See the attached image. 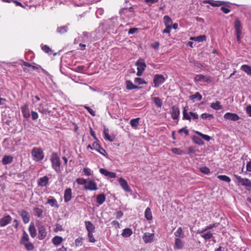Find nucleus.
Instances as JSON below:
<instances>
[{"mask_svg":"<svg viewBox=\"0 0 251 251\" xmlns=\"http://www.w3.org/2000/svg\"><path fill=\"white\" fill-rule=\"evenodd\" d=\"M135 65L137 67V75H142L147 66L144 60L141 58L139 59L136 62Z\"/></svg>","mask_w":251,"mask_h":251,"instance_id":"nucleus-5","label":"nucleus"},{"mask_svg":"<svg viewBox=\"0 0 251 251\" xmlns=\"http://www.w3.org/2000/svg\"><path fill=\"white\" fill-rule=\"evenodd\" d=\"M21 109L24 118L25 119L29 118L30 115L28 104L27 103H25L24 105L21 107Z\"/></svg>","mask_w":251,"mask_h":251,"instance_id":"nucleus-7","label":"nucleus"},{"mask_svg":"<svg viewBox=\"0 0 251 251\" xmlns=\"http://www.w3.org/2000/svg\"><path fill=\"white\" fill-rule=\"evenodd\" d=\"M210 107L212 109L219 110L223 108L222 105L221 104V102L219 101H216L215 102H212L210 104Z\"/></svg>","mask_w":251,"mask_h":251,"instance_id":"nucleus-24","label":"nucleus"},{"mask_svg":"<svg viewBox=\"0 0 251 251\" xmlns=\"http://www.w3.org/2000/svg\"><path fill=\"white\" fill-rule=\"evenodd\" d=\"M224 118L226 120H229L232 121H236L239 120V116L235 113L227 112L226 113L224 116Z\"/></svg>","mask_w":251,"mask_h":251,"instance_id":"nucleus-8","label":"nucleus"},{"mask_svg":"<svg viewBox=\"0 0 251 251\" xmlns=\"http://www.w3.org/2000/svg\"><path fill=\"white\" fill-rule=\"evenodd\" d=\"M195 132L196 134L200 135L203 139H204L205 140H206L207 141H209L211 139L210 137L209 136L207 135L202 134V133H201V132H199L198 131H196Z\"/></svg>","mask_w":251,"mask_h":251,"instance_id":"nucleus-44","label":"nucleus"},{"mask_svg":"<svg viewBox=\"0 0 251 251\" xmlns=\"http://www.w3.org/2000/svg\"><path fill=\"white\" fill-rule=\"evenodd\" d=\"M20 215L21 216L24 223L26 224L28 223L30 218L29 214L28 212L26 211H22L21 212Z\"/></svg>","mask_w":251,"mask_h":251,"instance_id":"nucleus-19","label":"nucleus"},{"mask_svg":"<svg viewBox=\"0 0 251 251\" xmlns=\"http://www.w3.org/2000/svg\"><path fill=\"white\" fill-rule=\"evenodd\" d=\"M32 159L36 161L42 160L44 158V153L43 150L39 147H34L31 152Z\"/></svg>","mask_w":251,"mask_h":251,"instance_id":"nucleus-2","label":"nucleus"},{"mask_svg":"<svg viewBox=\"0 0 251 251\" xmlns=\"http://www.w3.org/2000/svg\"><path fill=\"white\" fill-rule=\"evenodd\" d=\"M119 181L120 185L122 186L123 189H124L126 192H129L130 191L127 183L125 179L121 177L119 179Z\"/></svg>","mask_w":251,"mask_h":251,"instance_id":"nucleus-17","label":"nucleus"},{"mask_svg":"<svg viewBox=\"0 0 251 251\" xmlns=\"http://www.w3.org/2000/svg\"><path fill=\"white\" fill-rule=\"evenodd\" d=\"M63 241V238L61 236H55L52 239L53 244L55 246L59 245Z\"/></svg>","mask_w":251,"mask_h":251,"instance_id":"nucleus-26","label":"nucleus"},{"mask_svg":"<svg viewBox=\"0 0 251 251\" xmlns=\"http://www.w3.org/2000/svg\"><path fill=\"white\" fill-rule=\"evenodd\" d=\"M241 69L245 72L247 75H251V66L244 64L241 66Z\"/></svg>","mask_w":251,"mask_h":251,"instance_id":"nucleus-28","label":"nucleus"},{"mask_svg":"<svg viewBox=\"0 0 251 251\" xmlns=\"http://www.w3.org/2000/svg\"><path fill=\"white\" fill-rule=\"evenodd\" d=\"M83 238H78L75 240V245L76 246H80L82 245Z\"/></svg>","mask_w":251,"mask_h":251,"instance_id":"nucleus-55","label":"nucleus"},{"mask_svg":"<svg viewBox=\"0 0 251 251\" xmlns=\"http://www.w3.org/2000/svg\"><path fill=\"white\" fill-rule=\"evenodd\" d=\"M68 27L67 25L61 26L57 28V31L60 34H64L68 31Z\"/></svg>","mask_w":251,"mask_h":251,"instance_id":"nucleus-38","label":"nucleus"},{"mask_svg":"<svg viewBox=\"0 0 251 251\" xmlns=\"http://www.w3.org/2000/svg\"><path fill=\"white\" fill-rule=\"evenodd\" d=\"M241 185L246 187L247 190H251V181L249 179L247 178H244Z\"/></svg>","mask_w":251,"mask_h":251,"instance_id":"nucleus-25","label":"nucleus"},{"mask_svg":"<svg viewBox=\"0 0 251 251\" xmlns=\"http://www.w3.org/2000/svg\"><path fill=\"white\" fill-rule=\"evenodd\" d=\"M139 87L133 84L132 82L130 80H126V88L127 90H132L138 88Z\"/></svg>","mask_w":251,"mask_h":251,"instance_id":"nucleus-31","label":"nucleus"},{"mask_svg":"<svg viewBox=\"0 0 251 251\" xmlns=\"http://www.w3.org/2000/svg\"><path fill=\"white\" fill-rule=\"evenodd\" d=\"M132 234V231L131 229L129 228H126L123 229L122 235L124 237H128Z\"/></svg>","mask_w":251,"mask_h":251,"instance_id":"nucleus-29","label":"nucleus"},{"mask_svg":"<svg viewBox=\"0 0 251 251\" xmlns=\"http://www.w3.org/2000/svg\"><path fill=\"white\" fill-rule=\"evenodd\" d=\"M36 225L38 229V238L39 240H43L47 234L46 228L42 223L40 221H37L36 223Z\"/></svg>","mask_w":251,"mask_h":251,"instance_id":"nucleus-3","label":"nucleus"},{"mask_svg":"<svg viewBox=\"0 0 251 251\" xmlns=\"http://www.w3.org/2000/svg\"><path fill=\"white\" fill-rule=\"evenodd\" d=\"M155 105L157 107H161L163 104L162 100L159 97H152L151 98Z\"/></svg>","mask_w":251,"mask_h":251,"instance_id":"nucleus-32","label":"nucleus"},{"mask_svg":"<svg viewBox=\"0 0 251 251\" xmlns=\"http://www.w3.org/2000/svg\"><path fill=\"white\" fill-rule=\"evenodd\" d=\"M172 152L177 155H182L185 154V152L179 148H173L171 149Z\"/></svg>","mask_w":251,"mask_h":251,"instance_id":"nucleus-39","label":"nucleus"},{"mask_svg":"<svg viewBox=\"0 0 251 251\" xmlns=\"http://www.w3.org/2000/svg\"><path fill=\"white\" fill-rule=\"evenodd\" d=\"M229 6H222L221 7V10L225 14L228 13L230 10L228 8Z\"/></svg>","mask_w":251,"mask_h":251,"instance_id":"nucleus-60","label":"nucleus"},{"mask_svg":"<svg viewBox=\"0 0 251 251\" xmlns=\"http://www.w3.org/2000/svg\"><path fill=\"white\" fill-rule=\"evenodd\" d=\"M188 154L195 153L196 151V147L194 146H191L188 148Z\"/></svg>","mask_w":251,"mask_h":251,"instance_id":"nucleus-59","label":"nucleus"},{"mask_svg":"<svg viewBox=\"0 0 251 251\" xmlns=\"http://www.w3.org/2000/svg\"><path fill=\"white\" fill-rule=\"evenodd\" d=\"M184 244L183 242L178 238L175 239V248L177 250H181L183 248Z\"/></svg>","mask_w":251,"mask_h":251,"instance_id":"nucleus-22","label":"nucleus"},{"mask_svg":"<svg viewBox=\"0 0 251 251\" xmlns=\"http://www.w3.org/2000/svg\"><path fill=\"white\" fill-rule=\"evenodd\" d=\"M234 28L236 31L237 41L239 44L241 43L242 27L240 21L238 19L234 22Z\"/></svg>","mask_w":251,"mask_h":251,"instance_id":"nucleus-4","label":"nucleus"},{"mask_svg":"<svg viewBox=\"0 0 251 251\" xmlns=\"http://www.w3.org/2000/svg\"><path fill=\"white\" fill-rule=\"evenodd\" d=\"M189 98L193 101H195V100L200 101L202 99V96L199 92H196L194 95L190 96Z\"/></svg>","mask_w":251,"mask_h":251,"instance_id":"nucleus-30","label":"nucleus"},{"mask_svg":"<svg viewBox=\"0 0 251 251\" xmlns=\"http://www.w3.org/2000/svg\"><path fill=\"white\" fill-rule=\"evenodd\" d=\"M50 160L52 168L56 173H60L61 172L60 169L61 161L57 153L53 152L50 155Z\"/></svg>","mask_w":251,"mask_h":251,"instance_id":"nucleus-1","label":"nucleus"},{"mask_svg":"<svg viewBox=\"0 0 251 251\" xmlns=\"http://www.w3.org/2000/svg\"><path fill=\"white\" fill-rule=\"evenodd\" d=\"M28 231L31 237L34 238L36 236V230L33 223H30L28 227Z\"/></svg>","mask_w":251,"mask_h":251,"instance_id":"nucleus-18","label":"nucleus"},{"mask_svg":"<svg viewBox=\"0 0 251 251\" xmlns=\"http://www.w3.org/2000/svg\"><path fill=\"white\" fill-rule=\"evenodd\" d=\"M197 38V41L199 42H203L204 41L206 40V36L204 35H200L199 36L196 37Z\"/></svg>","mask_w":251,"mask_h":251,"instance_id":"nucleus-56","label":"nucleus"},{"mask_svg":"<svg viewBox=\"0 0 251 251\" xmlns=\"http://www.w3.org/2000/svg\"><path fill=\"white\" fill-rule=\"evenodd\" d=\"M214 226H215L214 225H209L205 229H202L201 230H198V233H202L204 232L205 231H206V230L211 229L212 228H213Z\"/></svg>","mask_w":251,"mask_h":251,"instance_id":"nucleus-51","label":"nucleus"},{"mask_svg":"<svg viewBox=\"0 0 251 251\" xmlns=\"http://www.w3.org/2000/svg\"><path fill=\"white\" fill-rule=\"evenodd\" d=\"M246 112L249 116L251 117V105H249L246 107Z\"/></svg>","mask_w":251,"mask_h":251,"instance_id":"nucleus-64","label":"nucleus"},{"mask_svg":"<svg viewBox=\"0 0 251 251\" xmlns=\"http://www.w3.org/2000/svg\"><path fill=\"white\" fill-rule=\"evenodd\" d=\"M49 177L47 176L39 178L37 180V184L39 186L46 187L49 183Z\"/></svg>","mask_w":251,"mask_h":251,"instance_id":"nucleus-9","label":"nucleus"},{"mask_svg":"<svg viewBox=\"0 0 251 251\" xmlns=\"http://www.w3.org/2000/svg\"><path fill=\"white\" fill-rule=\"evenodd\" d=\"M64 197L65 202H69L72 199V190L70 188H68L65 190Z\"/></svg>","mask_w":251,"mask_h":251,"instance_id":"nucleus-13","label":"nucleus"},{"mask_svg":"<svg viewBox=\"0 0 251 251\" xmlns=\"http://www.w3.org/2000/svg\"><path fill=\"white\" fill-rule=\"evenodd\" d=\"M93 148H94V149L97 151L100 154L104 156L107 155L106 151L102 147H101V146L97 142H93Z\"/></svg>","mask_w":251,"mask_h":251,"instance_id":"nucleus-11","label":"nucleus"},{"mask_svg":"<svg viewBox=\"0 0 251 251\" xmlns=\"http://www.w3.org/2000/svg\"><path fill=\"white\" fill-rule=\"evenodd\" d=\"M217 178L220 180L229 183L231 181L230 178L226 175H219L217 176Z\"/></svg>","mask_w":251,"mask_h":251,"instance_id":"nucleus-41","label":"nucleus"},{"mask_svg":"<svg viewBox=\"0 0 251 251\" xmlns=\"http://www.w3.org/2000/svg\"><path fill=\"white\" fill-rule=\"evenodd\" d=\"M105 200V196L104 194H99L97 196V201L99 204H102Z\"/></svg>","mask_w":251,"mask_h":251,"instance_id":"nucleus-40","label":"nucleus"},{"mask_svg":"<svg viewBox=\"0 0 251 251\" xmlns=\"http://www.w3.org/2000/svg\"><path fill=\"white\" fill-rule=\"evenodd\" d=\"M22 65L24 66L25 67L31 68L33 70H36L37 71L39 70V68L40 67V66L38 67L35 65H33L30 63L24 61H23V64Z\"/></svg>","mask_w":251,"mask_h":251,"instance_id":"nucleus-36","label":"nucleus"},{"mask_svg":"<svg viewBox=\"0 0 251 251\" xmlns=\"http://www.w3.org/2000/svg\"><path fill=\"white\" fill-rule=\"evenodd\" d=\"M159 46L160 44L158 42H155L151 44V47L155 50H157L159 48Z\"/></svg>","mask_w":251,"mask_h":251,"instance_id":"nucleus-63","label":"nucleus"},{"mask_svg":"<svg viewBox=\"0 0 251 251\" xmlns=\"http://www.w3.org/2000/svg\"><path fill=\"white\" fill-rule=\"evenodd\" d=\"M43 213V210L41 208L35 207L34 208L33 214L34 215L38 217L42 216Z\"/></svg>","mask_w":251,"mask_h":251,"instance_id":"nucleus-42","label":"nucleus"},{"mask_svg":"<svg viewBox=\"0 0 251 251\" xmlns=\"http://www.w3.org/2000/svg\"><path fill=\"white\" fill-rule=\"evenodd\" d=\"M31 118L33 120H36L38 118V114L36 111H32L31 112Z\"/></svg>","mask_w":251,"mask_h":251,"instance_id":"nucleus-57","label":"nucleus"},{"mask_svg":"<svg viewBox=\"0 0 251 251\" xmlns=\"http://www.w3.org/2000/svg\"><path fill=\"white\" fill-rule=\"evenodd\" d=\"M163 21L165 26H172L173 21L169 16H164L163 17Z\"/></svg>","mask_w":251,"mask_h":251,"instance_id":"nucleus-33","label":"nucleus"},{"mask_svg":"<svg viewBox=\"0 0 251 251\" xmlns=\"http://www.w3.org/2000/svg\"><path fill=\"white\" fill-rule=\"evenodd\" d=\"M84 108L86 109L88 112L93 116H95L96 115L95 112L90 107L88 106H84Z\"/></svg>","mask_w":251,"mask_h":251,"instance_id":"nucleus-53","label":"nucleus"},{"mask_svg":"<svg viewBox=\"0 0 251 251\" xmlns=\"http://www.w3.org/2000/svg\"><path fill=\"white\" fill-rule=\"evenodd\" d=\"M134 82L138 84H146L147 82L140 77H136L134 79Z\"/></svg>","mask_w":251,"mask_h":251,"instance_id":"nucleus-50","label":"nucleus"},{"mask_svg":"<svg viewBox=\"0 0 251 251\" xmlns=\"http://www.w3.org/2000/svg\"><path fill=\"white\" fill-rule=\"evenodd\" d=\"M85 224L88 232H94L95 226L90 221H85Z\"/></svg>","mask_w":251,"mask_h":251,"instance_id":"nucleus-21","label":"nucleus"},{"mask_svg":"<svg viewBox=\"0 0 251 251\" xmlns=\"http://www.w3.org/2000/svg\"><path fill=\"white\" fill-rule=\"evenodd\" d=\"M145 217L147 220H151L152 219V213L150 207H148L145 212Z\"/></svg>","mask_w":251,"mask_h":251,"instance_id":"nucleus-35","label":"nucleus"},{"mask_svg":"<svg viewBox=\"0 0 251 251\" xmlns=\"http://www.w3.org/2000/svg\"><path fill=\"white\" fill-rule=\"evenodd\" d=\"M203 234L201 236L205 240H209L213 237V234L210 232H207L206 233H202Z\"/></svg>","mask_w":251,"mask_h":251,"instance_id":"nucleus-46","label":"nucleus"},{"mask_svg":"<svg viewBox=\"0 0 251 251\" xmlns=\"http://www.w3.org/2000/svg\"><path fill=\"white\" fill-rule=\"evenodd\" d=\"M76 181L78 184L80 185H83L86 183V180L83 178H77Z\"/></svg>","mask_w":251,"mask_h":251,"instance_id":"nucleus-61","label":"nucleus"},{"mask_svg":"<svg viewBox=\"0 0 251 251\" xmlns=\"http://www.w3.org/2000/svg\"><path fill=\"white\" fill-rule=\"evenodd\" d=\"M94 232H88V237L89 238V241L91 243H94L95 242V239L93 235V233Z\"/></svg>","mask_w":251,"mask_h":251,"instance_id":"nucleus-54","label":"nucleus"},{"mask_svg":"<svg viewBox=\"0 0 251 251\" xmlns=\"http://www.w3.org/2000/svg\"><path fill=\"white\" fill-rule=\"evenodd\" d=\"M100 172L104 176H107L110 172L105 169L100 168Z\"/></svg>","mask_w":251,"mask_h":251,"instance_id":"nucleus-58","label":"nucleus"},{"mask_svg":"<svg viewBox=\"0 0 251 251\" xmlns=\"http://www.w3.org/2000/svg\"><path fill=\"white\" fill-rule=\"evenodd\" d=\"M176 237L180 238H183L184 237V232L182 231V228L179 227L174 233Z\"/></svg>","mask_w":251,"mask_h":251,"instance_id":"nucleus-34","label":"nucleus"},{"mask_svg":"<svg viewBox=\"0 0 251 251\" xmlns=\"http://www.w3.org/2000/svg\"><path fill=\"white\" fill-rule=\"evenodd\" d=\"M201 116L203 119H208L209 120L214 118L213 115L206 113L202 114Z\"/></svg>","mask_w":251,"mask_h":251,"instance_id":"nucleus-45","label":"nucleus"},{"mask_svg":"<svg viewBox=\"0 0 251 251\" xmlns=\"http://www.w3.org/2000/svg\"><path fill=\"white\" fill-rule=\"evenodd\" d=\"M23 244L25 245L26 249L28 251H32L34 249L33 245L29 241L23 242Z\"/></svg>","mask_w":251,"mask_h":251,"instance_id":"nucleus-43","label":"nucleus"},{"mask_svg":"<svg viewBox=\"0 0 251 251\" xmlns=\"http://www.w3.org/2000/svg\"><path fill=\"white\" fill-rule=\"evenodd\" d=\"M140 118L132 119L130 121V124L131 127L134 129H136L139 124Z\"/></svg>","mask_w":251,"mask_h":251,"instance_id":"nucleus-27","label":"nucleus"},{"mask_svg":"<svg viewBox=\"0 0 251 251\" xmlns=\"http://www.w3.org/2000/svg\"><path fill=\"white\" fill-rule=\"evenodd\" d=\"M85 189L91 191L97 190L98 188L97 183L92 180H90L88 182L87 185L85 186Z\"/></svg>","mask_w":251,"mask_h":251,"instance_id":"nucleus-14","label":"nucleus"},{"mask_svg":"<svg viewBox=\"0 0 251 251\" xmlns=\"http://www.w3.org/2000/svg\"><path fill=\"white\" fill-rule=\"evenodd\" d=\"M154 235L153 233H150L148 232L145 233L143 239L145 243H151L153 242Z\"/></svg>","mask_w":251,"mask_h":251,"instance_id":"nucleus-12","label":"nucleus"},{"mask_svg":"<svg viewBox=\"0 0 251 251\" xmlns=\"http://www.w3.org/2000/svg\"><path fill=\"white\" fill-rule=\"evenodd\" d=\"M13 161V157L10 155H4L2 159V163L3 165H7L12 163Z\"/></svg>","mask_w":251,"mask_h":251,"instance_id":"nucleus-20","label":"nucleus"},{"mask_svg":"<svg viewBox=\"0 0 251 251\" xmlns=\"http://www.w3.org/2000/svg\"><path fill=\"white\" fill-rule=\"evenodd\" d=\"M224 3V2L221 1H213L212 0L210 3L209 2V4L213 6H220L223 5Z\"/></svg>","mask_w":251,"mask_h":251,"instance_id":"nucleus-48","label":"nucleus"},{"mask_svg":"<svg viewBox=\"0 0 251 251\" xmlns=\"http://www.w3.org/2000/svg\"><path fill=\"white\" fill-rule=\"evenodd\" d=\"M83 172L86 176H90L92 174L91 170L87 168H84L83 169Z\"/></svg>","mask_w":251,"mask_h":251,"instance_id":"nucleus-52","label":"nucleus"},{"mask_svg":"<svg viewBox=\"0 0 251 251\" xmlns=\"http://www.w3.org/2000/svg\"><path fill=\"white\" fill-rule=\"evenodd\" d=\"M171 117L174 120L178 119L180 111L177 105H174L171 108Z\"/></svg>","mask_w":251,"mask_h":251,"instance_id":"nucleus-10","label":"nucleus"},{"mask_svg":"<svg viewBox=\"0 0 251 251\" xmlns=\"http://www.w3.org/2000/svg\"><path fill=\"white\" fill-rule=\"evenodd\" d=\"M200 170L201 173L205 175H208L210 173V169L206 166L201 167Z\"/></svg>","mask_w":251,"mask_h":251,"instance_id":"nucleus-49","label":"nucleus"},{"mask_svg":"<svg viewBox=\"0 0 251 251\" xmlns=\"http://www.w3.org/2000/svg\"><path fill=\"white\" fill-rule=\"evenodd\" d=\"M11 218L9 215H7L0 219V226H4L10 223Z\"/></svg>","mask_w":251,"mask_h":251,"instance_id":"nucleus-16","label":"nucleus"},{"mask_svg":"<svg viewBox=\"0 0 251 251\" xmlns=\"http://www.w3.org/2000/svg\"><path fill=\"white\" fill-rule=\"evenodd\" d=\"M153 81L154 87L157 88L165 81V78L162 75L156 74L153 77Z\"/></svg>","mask_w":251,"mask_h":251,"instance_id":"nucleus-6","label":"nucleus"},{"mask_svg":"<svg viewBox=\"0 0 251 251\" xmlns=\"http://www.w3.org/2000/svg\"><path fill=\"white\" fill-rule=\"evenodd\" d=\"M42 50L46 53H49L51 51L50 47L47 45H44L42 47Z\"/></svg>","mask_w":251,"mask_h":251,"instance_id":"nucleus-62","label":"nucleus"},{"mask_svg":"<svg viewBox=\"0 0 251 251\" xmlns=\"http://www.w3.org/2000/svg\"><path fill=\"white\" fill-rule=\"evenodd\" d=\"M29 241V237L28 234L26 233L25 231H24L23 236L21 239V243L23 244V242H28Z\"/></svg>","mask_w":251,"mask_h":251,"instance_id":"nucleus-47","label":"nucleus"},{"mask_svg":"<svg viewBox=\"0 0 251 251\" xmlns=\"http://www.w3.org/2000/svg\"><path fill=\"white\" fill-rule=\"evenodd\" d=\"M193 141L196 144L202 145L204 144L203 141L200 137L194 136L192 138Z\"/></svg>","mask_w":251,"mask_h":251,"instance_id":"nucleus-37","label":"nucleus"},{"mask_svg":"<svg viewBox=\"0 0 251 251\" xmlns=\"http://www.w3.org/2000/svg\"><path fill=\"white\" fill-rule=\"evenodd\" d=\"M194 79L196 81L208 82L210 80V77L202 74H199L195 76Z\"/></svg>","mask_w":251,"mask_h":251,"instance_id":"nucleus-15","label":"nucleus"},{"mask_svg":"<svg viewBox=\"0 0 251 251\" xmlns=\"http://www.w3.org/2000/svg\"><path fill=\"white\" fill-rule=\"evenodd\" d=\"M103 134L105 140H108L111 142L114 141V138L111 137L110 135L109 134V130L108 128H104Z\"/></svg>","mask_w":251,"mask_h":251,"instance_id":"nucleus-23","label":"nucleus"}]
</instances>
